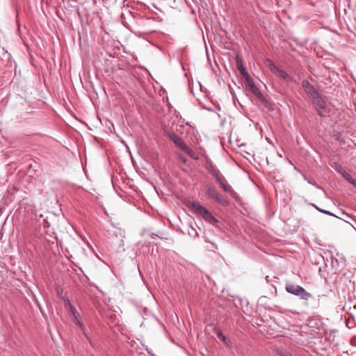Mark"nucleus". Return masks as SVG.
Here are the masks:
<instances>
[{
	"instance_id": "nucleus-7",
	"label": "nucleus",
	"mask_w": 356,
	"mask_h": 356,
	"mask_svg": "<svg viewBox=\"0 0 356 356\" xmlns=\"http://www.w3.org/2000/svg\"><path fill=\"white\" fill-rule=\"evenodd\" d=\"M206 193L208 196L216 200L217 202H222L221 195L219 194V193L217 191V190L214 187L207 186Z\"/></svg>"
},
{
	"instance_id": "nucleus-13",
	"label": "nucleus",
	"mask_w": 356,
	"mask_h": 356,
	"mask_svg": "<svg viewBox=\"0 0 356 356\" xmlns=\"http://www.w3.org/2000/svg\"><path fill=\"white\" fill-rule=\"evenodd\" d=\"M187 154H188L191 158L197 159V157L196 156V154L195 152L189 148L187 145L184 147V149H183Z\"/></svg>"
},
{
	"instance_id": "nucleus-19",
	"label": "nucleus",
	"mask_w": 356,
	"mask_h": 356,
	"mask_svg": "<svg viewBox=\"0 0 356 356\" xmlns=\"http://www.w3.org/2000/svg\"><path fill=\"white\" fill-rule=\"evenodd\" d=\"M192 230H193V232H191V233H190V232H189V235H193V232H195V229H194V228H192Z\"/></svg>"
},
{
	"instance_id": "nucleus-18",
	"label": "nucleus",
	"mask_w": 356,
	"mask_h": 356,
	"mask_svg": "<svg viewBox=\"0 0 356 356\" xmlns=\"http://www.w3.org/2000/svg\"><path fill=\"white\" fill-rule=\"evenodd\" d=\"M353 311L355 312V314H356V305H355L353 308H352Z\"/></svg>"
},
{
	"instance_id": "nucleus-3",
	"label": "nucleus",
	"mask_w": 356,
	"mask_h": 356,
	"mask_svg": "<svg viewBox=\"0 0 356 356\" xmlns=\"http://www.w3.org/2000/svg\"><path fill=\"white\" fill-rule=\"evenodd\" d=\"M266 65L276 76L282 78L284 81H289L290 79L289 75L285 71L280 69L271 60H266Z\"/></svg>"
},
{
	"instance_id": "nucleus-4",
	"label": "nucleus",
	"mask_w": 356,
	"mask_h": 356,
	"mask_svg": "<svg viewBox=\"0 0 356 356\" xmlns=\"http://www.w3.org/2000/svg\"><path fill=\"white\" fill-rule=\"evenodd\" d=\"M65 308L73 316V321L76 323V325H77L81 329H83V325L79 320V314L77 312L75 307L71 304L70 301L68 300L65 301Z\"/></svg>"
},
{
	"instance_id": "nucleus-20",
	"label": "nucleus",
	"mask_w": 356,
	"mask_h": 356,
	"mask_svg": "<svg viewBox=\"0 0 356 356\" xmlns=\"http://www.w3.org/2000/svg\"><path fill=\"white\" fill-rule=\"evenodd\" d=\"M192 230H193V232H191V233H190V232H189V235H193V232H195V229H194V228H192Z\"/></svg>"
},
{
	"instance_id": "nucleus-5",
	"label": "nucleus",
	"mask_w": 356,
	"mask_h": 356,
	"mask_svg": "<svg viewBox=\"0 0 356 356\" xmlns=\"http://www.w3.org/2000/svg\"><path fill=\"white\" fill-rule=\"evenodd\" d=\"M313 100L318 114L321 116L325 115L327 113L326 102L319 95H318L317 98L313 99Z\"/></svg>"
},
{
	"instance_id": "nucleus-6",
	"label": "nucleus",
	"mask_w": 356,
	"mask_h": 356,
	"mask_svg": "<svg viewBox=\"0 0 356 356\" xmlns=\"http://www.w3.org/2000/svg\"><path fill=\"white\" fill-rule=\"evenodd\" d=\"M302 88L305 92L313 99L318 97V92L314 88V86L307 81L304 80L302 81Z\"/></svg>"
},
{
	"instance_id": "nucleus-11",
	"label": "nucleus",
	"mask_w": 356,
	"mask_h": 356,
	"mask_svg": "<svg viewBox=\"0 0 356 356\" xmlns=\"http://www.w3.org/2000/svg\"><path fill=\"white\" fill-rule=\"evenodd\" d=\"M217 176V181L219 183L220 186H221V188L225 191H229L231 190V187L230 186H229L227 183H225L222 179V177H220L218 176V174L216 175Z\"/></svg>"
},
{
	"instance_id": "nucleus-21",
	"label": "nucleus",
	"mask_w": 356,
	"mask_h": 356,
	"mask_svg": "<svg viewBox=\"0 0 356 356\" xmlns=\"http://www.w3.org/2000/svg\"><path fill=\"white\" fill-rule=\"evenodd\" d=\"M192 230H193V232H191V233H190V232H189V235H193V232H195V229H194V228H192Z\"/></svg>"
},
{
	"instance_id": "nucleus-10",
	"label": "nucleus",
	"mask_w": 356,
	"mask_h": 356,
	"mask_svg": "<svg viewBox=\"0 0 356 356\" xmlns=\"http://www.w3.org/2000/svg\"><path fill=\"white\" fill-rule=\"evenodd\" d=\"M170 139L175 143V144L181 148L182 150L184 149V147L186 146L183 140L179 138L176 134H172L170 136Z\"/></svg>"
},
{
	"instance_id": "nucleus-16",
	"label": "nucleus",
	"mask_w": 356,
	"mask_h": 356,
	"mask_svg": "<svg viewBox=\"0 0 356 356\" xmlns=\"http://www.w3.org/2000/svg\"><path fill=\"white\" fill-rule=\"evenodd\" d=\"M218 335L220 339H222L223 341H225L226 338L224 335L222 334L221 332H219Z\"/></svg>"
},
{
	"instance_id": "nucleus-2",
	"label": "nucleus",
	"mask_w": 356,
	"mask_h": 356,
	"mask_svg": "<svg viewBox=\"0 0 356 356\" xmlns=\"http://www.w3.org/2000/svg\"><path fill=\"white\" fill-rule=\"evenodd\" d=\"M286 290L288 293L300 296L304 300H308L312 296L309 293L298 285L287 284L286 285Z\"/></svg>"
},
{
	"instance_id": "nucleus-1",
	"label": "nucleus",
	"mask_w": 356,
	"mask_h": 356,
	"mask_svg": "<svg viewBox=\"0 0 356 356\" xmlns=\"http://www.w3.org/2000/svg\"><path fill=\"white\" fill-rule=\"evenodd\" d=\"M190 207L209 222L213 224L217 222L211 213L198 202H193L190 203Z\"/></svg>"
},
{
	"instance_id": "nucleus-17",
	"label": "nucleus",
	"mask_w": 356,
	"mask_h": 356,
	"mask_svg": "<svg viewBox=\"0 0 356 356\" xmlns=\"http://www.w3.org/2000/svg\"><path fill=\"white\" fill-rule=\"evenodd\" d=\"M350 183L352 184L353 185H354L355 187H356V179H352L350 181Z\"/></svg>"
},
{
	"instance_id": "nucleus-23",
	"label": "nucleus",
	"mask_w": 356,
	"mask_h": 356,
	"mask_svg": "<svg viewBox=\"0 0 356 356\" xmlns=\"http://www.w3.org/2000/svg\"><path fill=\"white\" fill-rule=\"evenodd\" d=\"M197 235H198L197 233L196 232H195L194 236H197Z\"/></svg>"
},
{
	"instance_id": "nucleus-22",
	"label": "nucleus",
	"mask_w": 356,
	"mask_h": 356,
	"mask_svg": "<svg viewBox=\"0 0 356 356\" xmlns=\"http://www.w3.org/2000/svg\"><path fill=\"white\" fill-rule=\"evenodd\" d=\"M192 230H193V232H191V233H190V232H189V235H193V232H195V229H194V228H192Z\"/></svg>"
},
{
	"instance_id": "nucleus-14",
	"label": "nucleus",
	"mask_w": 356,
	"mask_h": 356,
	"mask_svg": "<svg viewBox=\"0 0 356 356\" xmlns=\"http://www.w3.org/2000/svg\"><path fill=\"white\" fill-rule=\"evenodd\" d=\"M211 173L216 177V179H217V176H216L217 174H218L219 177H222V175L220 173V172L218 170H214Z\"/></svg>"
},
{
	"instance_id": "nucleus-15",
	"label": "nucleus",
	"mask_w": 356,
	"mask_h": 356,
	"mask_svg": "<svg viewBox=\"0 0 356 356\" xmlns=\"http://www.w3.org/2000/svg\"><path fill=\"white\" fill-rule=\"evenodd\" d=\"M179 160L184 163H186V159L181 154L179 155Z\"/></svg>"
},
{
	"instance_id": "nucleus-9",
	"label": "nucleus",
	"mask_w": 356,
	"mask_h": 356,
	"mask_svg": "<svg viewBox=\"0 0 356 356\" xmlns=\"http://www.w3.org/2000/svg\"><path fill=\"white\" fill-rule=\"evenodd\" d=\"M236 65L241 74L245 78L247 81H249L250 77L248 73L246 72L245 67H243L242 60L238 56L236 57Z\"/></svg>"
},
{
	"instance_id": "nucleus-8",
	"label": "nucleus",
	"mask_w": 356,
	"mask_h": 356,
	"mask_svg": "<svg viewBox=\"0 0 356 356\" xmlns=\"http://www.w3.org/2000/svg\"><path fill=\"white\" fill-rule=\"evenodd\" d=\"M248 82L249 86L251 89V91L252 93L259 99L264 100V97L263 95L261 93L257 87H256L254 83H252L251 79H249V81H247Z\"/></svg>"
},
{
	"instance_id": "nucleus-12",
	"label": "nucleus",
	"mask_w": 356,
	"mask_h": 356,
	"mask_svg": "<svg viewBox=\"0 0 356 356\" xmlns=\"http://www.w3.org/2000/svg\"><path fill=\"white\" fill-rule=\"evenodd\" d=\"M337 170L341 174V175L350 182V181L353 179V177L349 175L346 171L342 168V167L339 166Z\"/></svg>"
}]
</instances>
